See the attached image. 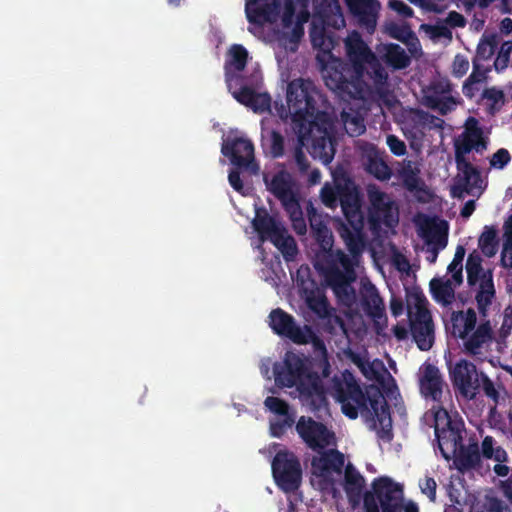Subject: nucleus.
<instances>
[{
  "label": "nucleus",
  "mask_w": 512,
  "mask_h": 512,
  "mask_svg": "<svg viewBox=\"0 0 512 512\" xmlns=\"http://www.w3.org/2000/svg\"><path fill=\"white\" fill-rule=\"evenodd\" d=\"M346 61H336L323 73L325 85L342 97L365 99L372 89L382 93L388 73L363 39L356 34L345 43Z\"/></svg>",
  "instance_id": "f257e3e1"
},
{
  "label": "nucleus",
  "mask_w": 512,
  "mask_h": 512,
  "mask_svg": "<svg viewBox=\"0 0 512 512\" xmlns=\"http://www.w3.org/2000/svg\"><path fill=\"white\" fill-rule=\"evenodd\" d=\"M311 233L319 244L316 253L315 268L324 278L340 305L348 308L356 302V290L352 283L357 275L352 258L342 250H333V235L330 229L315 218H310Z\"/></svg>",
  "instance_id": "f03ea898"
},
{
  "label": "nucleus",
  "mask_w": 512,
  "mask_h": 512,
  "mask_svg": "<svg viewBox=\"0 0 512 512\" xmlns=\"http://www.w3.org/2000/svg\"><path fill=\"white\" fill-rule=\"evenodd\" d=\"M331 388L333 397L341 405L342 413L346 417L356 419L359 412L376 417L381 426L377 431L378 437L386 442L393 439L389 406L378 390L372 394L365 393L349 370L335 375Z\"/></svg>",
  "instance_id": "7ed1b4c3"
},
{
  "label": "nucleus",
  "mask_w": 512,
  "mask_h": 512,
  "mask_svg": "<svg viewBox=\"0 0 512 512\" xmlns=\"http://www.w3.org/2000/svg\"><path fill=\"white\" fill-rule=\"evenodd\" d=\"M304 354L287 351L282 364L274 367L275 382L281 387H295L303 405L320 417L328 409V399L322 373Z\"/></svg>",
  "instance_id": "20e7f679"
},
{
  "label": "nucleus",
  "mask_w": 512,
  "mask_h": 512,
  "mask_svg": "<svg viewBox=\"0 0 512 512\" xmlns=\"http://www.w3.org/2000/svg\"><path fill=\"white\" fill-rule=\"evenodd\" d=\"M286 100L288 110L284 109L281 113L282 118L291 116L295 128L304 126L310 121H316L318 114L327 113L319 108L318 103L322 100V95L316 88L313 81L309 79L297 78L290 81L287 85Z\"/></svg>",
  "instance_id": "39448f33"
},
{
  "label": "nucleus",
  "mask_w": 512,
  "mask_h": 512,
  "mask_svg": "<svg viewBox=\"0 0 512 512\" xmlns=\"http://www.w3.org/2000/svg\"><path fill=\"white\" fill-rule=\"evenodd\" d=\"M373 491L364 494L365 512H419L418 505L409 501L403 504V490L391 478L381 476L372 482Z\"/></svg>",
  "instance_id": "423d86ee"
},
{
  "label": "nucleus",
  "mask_w": 512,
  "mask_h": 512,
  "mask_svg": "<svg viewBox=\"0 0 512 512\" xmlns=\"http://www.w3.org/2000/svg\"><path fill=\"white\" fill-rule=\"evenodd\" d=\"M304 141L310 143L311 154L328 165L334 158V139L331 135L332 121L329 113L318 114L316 121L297 128Z\"/></svg>",
  "instance_id": "0eeeda50"
},
{
  "label": "nucleus",
  "mask_w": 512,
  "mask_h": 512,
  "mask_svg": "<svg viewBox=\"0 0 512 512\" xmlns=\"http://www.w3.org/2000/svg\"><path fill=\"white\" fill-rule=\"evenodd\" d=\"M267 190L277 198L291 221L301 222L305 228L303 212L300 206V186L295 178L286 170H279L271 179L264 176Z\"/></svg>",
  "instance_id": "6e6552de"
},
{
  "label": "nucleus",
  "mask_w": 512,
  "mask_h": 512,
  "mask_svg": "<svg viewBox=\"0 0 512 512\" xmlns=\"http://www.w3.org/2000/svg\"><path fill=\"white\" fill-rule=\"evenodd\" d=\"M432 411L438 448L443 458L450 460L463 444L464 422L461 419L452 418L441 406L433 408Z\"/></svg>",
  "instance_id": "1a4fd4ad"
},
{
  "label": "nucleus",
  "mask_w": 512,
  "mask_h": 512,
  "mask_svg": "<svg viewBox=\"0 0 512 512\" xmlns=\"http://www.w3.org/2000/svg\"><path fill=\"white\" fill-rule=\"evenodd\" d=\"M252 223L262 241L269 240L282 253L286 261L295 259L298 254L295 239L266 210H257Z\"/></svg>",
  "instance_id": "9d476101"
},
{
  "label": "nucleus",
  "mask_w": 512,
  "mask_h": 512,
  "mask_svg": "<svg viewBox=\"0 0 512 512\" xmlns=\"http://www.w3.org/2000/svg\"><path fill=\"white\" fill-rule=\"evenodd\" d=\"M272 474L284 492L297 490L302 481V468L297 456L288 450L278 451L272 461Z\"/></svg>",
  "instance_id": "9b49d317"
},
{
  "label": "nucleus",
  "mask_w": 512,
  "mask_h": 512,
  "mask_svg": "<svg viewBox=\"0 0 512 512\" xmlns=\"http://www.w3.org/2000/svg\"><path fill=\"white\" fill-rule=\"evenodd\" d=\"M295 429L306 446L315 452L336 445L335 433L324 423L311 417L301 416Z\"/></svg>",
  "instance_id": "f8f14e48"
},
{
  "label": "nucleus",
  "mask_w": 512,
  "mask_h": 512,
  "mask_svg": "<svg viewBox=\"0 0 512 512\" xmlns=\"http://www.w3.org/2000/svg\"><path fill=\"white\" fill-rule=\"evenodd\" d=\"M410 331L413 340L421 351H428L434 344V323L426 307V300L417 298L416 312H409Z\"/></svg>",
  "instance_id": "ddd939ff"
},
{
  "label": "nucleus",
  "mask_w": 512,
  "mask_h": 512,
  "mask_svg": "<svg viewBox=\"0 0 512 512\" xmlns=\"http://www.w3.org/2000/svg\"><path fill=\"white\" fill-rule=\"evenodd\" d=\"M449 374L454 389L463 397L472 400L479 393L481 372L474 363L460 359L450 367Z\"/></svg>",
  "instance_id": "4468645a"
},
{
  "label": "nucleus",
  "mask_w": 512,
  "mask_h": 512,
  "mask_svg": "<svg viewBox=\"0 0 512 512\" xmlns=\"http://www.w3.org/2000/svg\"><path fill=\"white\" fill-rule=\"evenodd\" d=\"M221 153L228 157L230 162L238 168H245L252 173H257L259 170L254 158V145L247 138L229 136L222 143Z\"/></svg>",
  "instance_id": "2eb2a0df"
},
{
  "label": "nucleus",
  "mask_w": 512,
  "mask_h": 512,
  "mask_svg": "<svg viewBox=\"0 0 512 512\" xmlns=\"http://www.w3.org/2000/svg\"><path fill=\"white\" fill-rule=\"evenodd\" d=\"M367 195L370 202L368 222L371 229H377L381 224L392 227L398 222V218L393 213V202L384 192L376 186H369Z\"/></svg>",
  "instance_id": "dca6fc26"
},
{
  "label": "nucleus",
  "mask_w": 512,
  "mask_h": 512,
  "mask_svg": "<svg viewBox=\"0 0 512 512\" xmlns=\"http://www.w3.org/2000/svg\"><path fill=\"white\" fill-rule=\"evenodd\" d=\"M311 459L312 474L329 486L334 485L333 474H342L344 454L337 449H324Z\"/></svg>",
  "instance_id": "f3484780"
},
{
  "label": "nucleus",
  "mask_w": 512,
  "mask_h": 512,
  "mask_svg": "<svg viewBox=\"0 0 512 512\" xmlns=\"http://www.w3.org/2000/svg\"><path fill=\"white\" fill-rule=\"evenodd\" d=\"M451 92L452 84L448 79L434 80L423 90V104L429 109L445 115L456 105V100L451 96Z\"/></svg>",
  "instance_id": "a211bd4d"
},
{
  "label": "nucleus",
  "mask_w": 512,
  "mask_h": 512,
  "mask_svg": "<svg viewBox=\"0 0 512 512\" xmlns=\"http://www.w3.org/2000/svg\"><path fill=\"white\" fill-rule=\"evenodd\" d=\"M488 139L474 117H469L461 136L454 142L455 155L467 156L471 151L482 154L488 148Z\"/></svg>",
  "instance_id": "6ab92c4d"
},
{
  "label": "nucleus",
  "mask_w": 512,
  "mask_h": 512,
  "mask_svg": "<svg viewBox=\"0 0 512 512\" xmlns=\"http://www.w3.org/2000/svg\"><path fill=\"white\" fill-rule=\"evenodd\" d=\"M269 327L276 335L287 338L295 344L308 343V336L304 327H300L295 318L281 308L273 309L270 312Z\"/></svg>",
  "instance_id": "aec40b11"
},
{
  "label": "nucleus",
  "mask_w": 512,
  "mask_h": 512,
  "mask_svg": "<svg viewBox=\"0 0 512 512\" xmlns=\"http://www.w3.org/2000/svg\"><path fill=\"white\" fill-rule=\"evenodd\" d=\"M463 341L462 351L475 359H482L494 339L490 321L480 323L475 330L460 338Z\"/></svg>",
  "instance_id": "412c9836"
},
{
  "label": "nucleus",
  "mask_w": 512,
  "mask_h": 512,
  "mask_svg": "<svg viewBox=\"0 0 512 512\" xmlns=\"http://www.w3.org/2000/svg\"><path fill=\"white\" fill-rule=\"evenodd\" d=\"M357 193L354 182L348 177L335 178L334 184L325 183L320 191L322 203L327 208L341 207L345 204L346 196L352 197Z\"/></svg>",
  "instance_id": "4be33fe9"
},
{
  "label": "nucleus",
  "mask_w": 512,
  "mask_h": 512,
  "mask_svg": "<svg viewBox=\"0 0 512 512\" xmlns=\"http://www.w3.org/2000/svg\"><path fill=\"white\" fill-rule=\"evenodd\" d=\"M247 60L248 51L244 46L233 44L229 48L224 64L225 81L229 91L233 89L234 84H239L244 77L240 72L245 69Z\"/></svg>",
  "instance_id": "5701e85b"
},
{
  "label": "nucleus",
  "mask_w": 512,
  "mask_h": 512,
  "mask_svg": "<svg viewBox=\"0 0 512 512\" xmlns=\"http://www.w3.org/2000/svg\"><path fill=\"white\" fill-rule=\"evenodd\" d=\"M350 13L360 26L368 32H374L381 4L379 0H344Z\"/></svg>",
  "instance_id": "b1692460"
},
{
  "label": "nucleus",
  "mask_w": 512,
  "mask_h": 512,
  "mask_svg": "<svg viewBox=\"0 0 512 512\" xmlns=\"http://www.w3.org/2000/svg\"><path fill=\"white\" fill-rule=\"evenodd\" d=\"M455 163L460 175L457 178L454 191L472 194L474 189L481 188V172L466 159V156L455 155Z\"/></svg>",
  "instance_id": "393cba45"
},
{
  "label": "nucleus",
  "mask_w": 512,
  "mask_h": 512,
  "mask_svg": "<svg viewBox=\"0 0 512 512\" xmlns=\"http://www.w3.org/2000/svg\"><path fill=\"white\" fill-rule=\"evenodd\" d=\"M444 381L439 369L430 363L423 365V374L419 379L421 395L434 402H441Z\"/></svg>",
  "instance_id": "a878e982"
},
{
  "label": "nucleus",
  "mask_w": 512,
  "mask_h": 512,
  "mask_svg": "<svg viewBox=\"0 0 512 512\" xmlns=\"http://www.w3.org/2000/svg\"><path fill=\"white\" fill-rule=\"evenodd\" d=\"M361 306L365 314L375 323L387 320L384 301L374 284L368 283L363 285L361 290Z\"/></svg>",
  "instance_id": "bb28decb"
},
{
  "label": "nucleus",
  "mask_w": 512,
  "mask_h": 512,
  "mask_svg": "<svg viewBox=\"0 0 512 512\" xmlns=\"http://www.w3.org/2000/svg\"><path fill=\"white\" fill-rule=\"evenodd\" d=\"M446 222L442 221L441 223H437L435 219H427L426 225L422 226L423 236L426 238L428 244H434L435 246L432 249L431 258L428 257V260L434 263L438 256V251L442 250L446 247L448 241L447 230L442 229L441 225Z\"/></svg>",
  "instance_id": "cd10ccee"
},
{
  "label": "nucleus",
  "mask_w": 512,
  "mask_h": 512,
  "mask_svg": "<svg viewBox=\"0 0 512 512\" xmlns=\"http://www.w3.org/2000/svg\"><path fill=\"white\" fill-rule=\"evenodd\" d=\"M364 487V477L349 463L345 468L343 488L350 503L356 504L360 501L361 497L364 498Z\"/></svg>",
  "instance_id": "c85d7f7f"
},
{
  "label": "nucleus",
  "mask_w": 512,
  "mask_h": 512,
  "mask_svg": "<svg viewBox=\"0 0 512 512\" xmlns=\"http://www.w3.org/2000/svg\"><path fill=\"white\" fill-rule=\"evenodd\" d=\"M455 467L460 472H465L480 465L481 455L477 443L465 446L461 444L459 450L452 456Z\"/></svg>",
  "instance_id": "c756f323"
},
{
  "label": "nucleus",
  "mask_w": 512,
  "mask_h": 512,
  "mask_svg": "<svg viewBox=\"0 0 512 512\" xmlns=\"http://www.w3.org/2000/svg\"><path fill=\"white\" fill-rule=\"evenodd\" d=\"M347 223L351 229L363 230L364 228V215L361 210L360 199L358 192L352 197L346 196L345 204L341 207Z\"/></svg>",
  "instance_id": "7c9ffc66"
},
{
  "label": "nucleus",
  "mask_w": 512,
  "mask_h": 512,
  "mask_svg": "<svg viewBox=\"0 0 512 512\" xmlns=\"http://www.w3.org/2000/svg\"><path fill=\"white\" fill-rule=\"evenodd\" d=\"M338 233L343 239L352 258H358L365 247V237L363 230H354L345 223H341L338 228Z\"/></svg>",
  "instance_id": "2f4dec72"
},
{
  "label": "nucleus",
  "mask_w": 512,
  "mask_h": 512,
  "mask_svg": "<svg viewBox=\"0 0 512 512\" xmlns=\"http://www.w3.org/2000/svg\"><path fill=\"white\" fill-rule=\"evenodd\" d=\"M338 233L343 239L352 258H358L365 247V237L363 230H354L345 223H341L338 228Z\"/></svg>",
  "instance_id": "473e14b6"
},
{
  "label": "nucleus",
  "mask_w": 512,
  "mask_h": 512,
  "mask_svg": "<svg viewBox=\"0 0 512 512\" xmlns=\"http://www.w3.org/2000/svg\"><path fill=\"white\" fill-rule=\"evenodd\" d=\"M455 286L451 279L433 278L430 281V292L437 303L449 306L455 299Z\"/></svg>",
  "instance_id": "72a5a7b5"
},
{
  "label": "nucleus",
  "mask_w": 512,
  "mask_h": 512,
  "mask_svg": "<svg viewBox=\"0 0 512 512\" xmlns=\"http://www.w3.org/2000/svg\"><path fill=\"white\" fill-rule=\"evenodd\" d=\"M304 331L308 336V343L311 341L315 353H319L320 355V358L318 360L312 362L313 365L317 369L321 370L322 377L328 378L331 373V365L329 363L328 352L324 341L318 336H316L309 326L304 325Z\"/></svg>",
  "instance_id": "f704fd0d"
},
{
  "label": "nucleus",
  "mask_w": 512,
  "mask_h": 512,
  "mask_svg": "<svg viewBox=\"0 0 512 512\" xmlns=\"http://www.w3.org/2000/svg\"><path fill=\"white\" fill-rule=\"evenodd\" d=\"M495 297V289L492 274L483 273L479 285V290L476 294V302L479 313L482 316H486L489 306Z\"/></svg>",
  "instance_id": "c9c22d12"
},
{
  "label": "nucleus",
  "mask_w": 512,
  "mask_h": 512,
  "mask_svg": "<svg viewBox=\"0 0 512 512\" xmlns=\"http://www.w3.org/2000/svg\"><path fill=\"white\" fill-rule=\"evenodd\" d=\"M382 57L384 62L394 70L405 69L411 63V59L406 51L399 44L395 43H389L384 46Z\"/></svg>",
  "instance_id": "e433bc0d"
},
{
  "label": "nucleus",
  "mask_w": 512,
  "mask_h": 512,
  "mask_svg": "<svg viewBox=\"0 0 512 512\" xmlns=\"http://www.w3.org/2000/svg\"><path fill=\"white\" fill-rule=\"evenodd\" d=\"M365 169L369 174L381 181L389 180L392 175L390 167L377 153L368 155Z\"/></svg>",
  "instance_id": "4c0bfd02"
},
{
  "label": "nucleus",
  "mask_w": 512,
  "mask_h": 512,
  "mask_svg": "<svg viewBox=\"0 0 512 512\" xmlns=\"http://www.w3.org/2000/svg\"><path fill=\"white\" fill-rule=\"evenodd\" d=\"M418 172L417 169L412 168L410 165L404 167L400 172L403 185L410 192L429 195L425 183L418 177Z\"/></svg>",
  "instance_id": "58836bf2"
},
{
  "label": "nucleus",
  "mask_w": 512,
  "mask_h": 512,
  "mask_svg": "<svg viewBox=\"0 0 512 512\" xmlns=\"http://www.w3.org/2000/svg\"><path fill=\"white\" fill-rule=\"evenodd\" d=\"M262 146L268 150L272 158H281L285 152V139L279 131L271 130L267 136L263 135Z\"/></svg>",
  "instance_id": "ea45409f"
},
{
  "label": "nucleus",
  "mask_w": 512,
  "mask_h": 512,
  "mask_svg": "<svg viewBox=\"0 0 512 512\" xmlns=\"http://www.w3.org/2000/svg\"><path fill=\"white\" fill-rule=\"evenodd\" d=\"M308 308L320 319H327L331 316L332 309L323 293H311L307 296Z\"/></svg>",
  "instance_id": "a19ab883"
},
{
  "label": "nucleus",
  "mask_w": 512,
  "mask_h": 512,
  "mask_svg": "<svg viewBox=\"0 0 512 512\" xmlns=\"http://www.w3.org/2000/svg\"><path fill=\"white\" fill-rule=\"evenodd\" d=\"M478 246L485 256L493 257L498 248L496 229L490 226H485L484 231L479 237Z\"/></svg>",
  "instance_id": "79ce46f5"
},
{
  "label": "nucleus",
  "mask_w": 512,
  "mask_h": 512,
  "mask_svg": "<svg viewBox=\"0 0 512 512\" xmlns=\"http://www.w3.org/2000/svg\"><path fill=\"white\" fill-rule=\"evenodd\" d=\"M481 263L482 258L476 251L468 255L466 261V272L467 281L470 286L475 285L479 280L481 281V277L484 273Z\"/></svg>",
  "instance_id": "37998d69"
},
{
  "label": "nucleus",
  "mask_w": 512,
  "mask_h": 512,
  "mask_svg": "<svg viewBox=\"0 0 512 512\" xmlns=\"http://www.w3.org/2000/svg\"><path fill=\"white\" fill-rule=\"evenodd\" d=\"M459 317L464 321V324L463 327L459 329L457 335L459 338H463L477 328V315L475 310L472 308L467 309L465 314H463V312L453 313L452 320L454 322V328L456 327V321H458Z\"/></svg>",
  "instance_id": "c03bdc74"
},
{
  "label": "nucleus",
  "mask_w": 512,
  "mask_h": 512,
  "mask_svg": "<svg viewBox=\"0 0 512 512\" xmlns=\"http://www.w3.org/2000/svg\"><path fill=\"white\" fill-rule=\"evenodd\" d=\"M240 104L249 106L255 89L249 85L245 77L241 79L239 84H234L233 89L230 91Z\"/></svg>",
  "instance_id": "a18cd8bd"
},
{
  "label": "nucleus",
  "mask_w": 512,
  "mask_h": 512,
  "mask_svg": "<svg viewBox=\"0 0 512 512\" xmlns=\"http://www.w3.org/2000/svg\"><path fill=\"white\" fill-rule=\"evenodd\" d=\"M345 130L351 137L362 135L366 131L364 119L360 116H352L348 113L342 114Z\"/></svg>",
  "instance_id": "49530a36"
},
{
  "label": "nucleus",
  "mask_w": 512,
  "mask_h": 512,
  "mask_svg": "<svg viewBox=\"0 0 512 512\" xmlns=\"http://www.w3.org/2000/svg\"><path fill=\"white\" fill-rule=\"evenodd\" d=\"M278 3L276 0H272L271 3H265L258 5L255 8L251 7V14L258 19L256 23L270 22L272 21L271 16L277 14Z\"/></svg>",
  "instance_id": "de8ad7c7"
},
{
  "label": "nucleus",
  "mask_w": 512,
  "mask_h": 512,
  "mask_svg": "<svg viewBox=\"0 0 512 512\" xmlns=\"http://www.w3.org/2000/svg\"><path fill=\"white\" fill-rule=\"evenodd\" d=\"M387 31L390 37L405 44H408L411 39H416L415 33L408 25L391 23Z\"/></svg>",
  "instance_id": "09e8293b"
},
{
  "label": "nucleus",
  "mask_w": 512,
  "mask_h": 512,
  "mask_svg": "<svg viewBox=\"0 0 512 512\" xmlns=\"http://www.w3.org/2000/svg\"><path fill=\"white\" fill-rule=\"evenodd\" d=\"M476 512H511V508L497 497L486 496Z\"/></svg>",
  "instance_id": "8fccbe9b"
},
{
  "label": "nucleus",
  "mask_w": 512,
  "mask_h": 512,
  "mask_svg": "<svg viewBox=\"0 0 512 512\" xmlns=\"http://www.w3.org/2000/svg\"><path fill=\"white\" fill-rule=\"evenodd\" d=\"M304 140L299 134L298 139L296 141V145L294 147V160L298 167V170L301 174H306L309 170L310 164L308 158L306 157L304 151Z\"/></svg>",
  "instance_id": "3c124183"
},
{
  "label": "nucleus",
  "mask_w": 512,
  "mask_h": 512,
  "mask_svg": "<svg viewBox=\"0 0 512 512\" xmlns=\"http://www.w3.org/2000/svg\"><path fill=\"white\" fill-rule=\"evenodd\" d=\"M271 97L268 93L254 92L248 108L256 113H263L270 110Z\"/></svg>",
  "instance_id": "603ef678"
},
{
  "label": "nucleus",
  "mask_w": 512,
  "mask_h": 512,
  "mask_svg": "<svg viewBox=\"0 0 512 512\" xmlns=\"http://www.w3.org/2000/svg\"><path fill=\"white\" fill-rule=\"evenodd\" d=\"M264 405L274 414L284 417L291 416L288 403L281 398L269 396L264 400Z\"/></svg>",
  "instance_id": "864d4df0"
},
{
  "label": "nucleus",
  "mask_w": 512,
  "mask_h": 512,
  "mask_svg": "<svg viewBox=\"0 0 512 512\" xmlns=\"http://www.w3.org/2000/svg\"><path fill=\"white\" fill-rule=\"evenodd\" d=\"M358 367L360 368L362 374L369 380H379L381 378V374L379 371L380 367H383L381 362L377 364L375 362H359Z\"/></svg>",
  "instance_id": "5fc2aeb1"
},
{
  "label": "nucleus",
  "mask_w": 512,
  "mask_h": 512,
  "mask_svg": "<svg viewBox=\"0 0 512 512\" xmlns=\"http://www.w3.org/2000/svg\"><path fill=\"white\" fill-rule=\"evenodd\" d=\"M511 161V155L505 148L498 149L490 159V165L496 169H503Z\"/></svg>",
  "instance_id": "6e6d98bb"
},
{
  "label": "nucleus",
  "mask_w": 512,
  "mask_h": 512,
  "mask_svg": "<svg viewBox=\"0 0 512 512\" xmlns=\"http://www.w3.org/2000/svg\"><path fill=\"white\" fill-rule=\"evenodd\" d=\"M482 97L490 102L491 107L502 105L504 103V93L496 87H489L484 89Z\"/></svg>",
  "instance_id": "4d7b16f0"
},
{
  "label": "nucleus",
  "mask_w": 512,
  "mask_h": 512,
  "mask_svg": "<svg viewBox=\"0 0 512 512\" xmlns=\"http://www.w3.org/2000/svg\"><path fill=\"white\" fill-rule=\"evenodd\" d=\"M469 69V61L466 56L457 54L452 63V73L455 77H463Z\"/></svg>",
  "instance_id": "13d9d810"
},
{
  "label": "nucleus",
  "mask_w": 512,
  "mask_h": 512,
  "mask_svg": "<svg viewBox=\"0 0 512 512\" xmlns=\"http://www.w3.org/2000/svg\"><path fill=\"white\" fill-rule=\"evenodd\" d=\"M294 424L293 416L284 417L282 420H278L276 422H272L270 424V431L272 436L280 438L286 431L288 427H291Z\"/></svg>",
  "instance_id": "bf43d9fd"
},
{
  "label": "nucleus",
  "mask_w": 512,
  "mask_h": 512,
  "mask_svg": "<svg viewBox=\"0 0 512 512\" xmlns=\"http://www.w3.org/2000/svg\"><path fill=\"white\" fill-rule=\"evenodd\" d=\"M386 143L390 149V151L395 156H403L406 154V144L396 135H388L386 138Z\"/></svg>",
  "instance_id": "052dcab7"
},
{
  "label": "nucleus",
  "mask_w": 512,
  "mask_h": 512,
  "mask_svg": "<svg viewBox=\"0 0 512 512\" xmlns=\"http://www.w3.org/2000/svg\"><path fill=\"white\" fill-rule=\"evenodd\" d=\"M388 7L404 18H411L414 15L413 9L402 0H389Z\"/></svg>",
  "instance_id": "680f3d73"
},
{
  "label": "nucleus",
  "mask_w": 512,
  "mask_h": 512,
  "mask_svg": "<svg viewBox=\"0 0 512 512\" xmlns=\"http://www.w3.org/2000/svg\"><path fill=\"white\" fill-rule=\"evenodd\" d=\"M496 44L493 40L485 39L477 46L476 58L488 59L495 52Z\"/></svg>",
  "instance_id": "e2e57ef3"
},
{
  "label": "nucleus",
  "mask_w": 512,
  "mask_h": 512,
  "mask_svg": "<svg viewBox=\"0 0 512 512\" xmlns=\"http://www.w3.org/2000/svg\"><path fill=\"white\" fill-rule=\"evenodd\" d=\"M482 387L485 395L493 400H497L499 393L496 390L493 381L483 372H481L480 388Z\"/></svg>",
  "instance_id": "0e129e2a"
},
{
  "label": "nucleus",
  "mask_w": 512,
  "mask_h": 512,
  "mask_svg": "<svg viewBox=\"0 0 512 512\" xmlns=\"http://www.w3.org/2000/svg\"><path fill=\"white\" fill-rule=\"evenodd\" d=\"M419 486L423 494L427 495L431 501H435L437 484L434 478L426 476L420 481Z\"/></svg>",
  "instance_id": "69168bd1"
},
{
  "label": "nucleus",
  "mask_w": 512,
  "mask_h": 512,
  "mask_svg": "<svg viewBox=\"0 0 512 512\" xmlns=\"http://www.w3.org/2000/svg\"><path fill=\"white\" fill-rule=\"evenodd\" d=\"M511 252L512 253V215L506 220L504 224V244H503V252Z\"/></svg>",
  "instance_id": "338daca9"
},
{
  "label": "nucleus",
  "mask_w": 512,
  "mask_h": 512,
  "mask_svg": "<svg viewBox=\"0 0 512 512\" xmlns=\"http://www.w3.org/2000/svg\"><path fill=\"white\" fill-rule=\"evenodd\" d=\"M445 22L452 28L464 27L466 25L465 17L456 11H450L446 17Z\"/></svg>",
  "instance_id": "774afa93"
}]
</instances>
